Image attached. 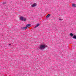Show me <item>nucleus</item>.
Wrapping results in <instances>:
<instances>
[{
	"label": "nucleus",
	"instance_id": "nucleus-15",
	"mask_svg": "<svg viewBox=\"0 0 76 76\" xmlns=\"http://www.w3.org/2000/svg\"><path fill=\"white\" fill-rule=\"evenodd\" d=\"M62 63H63V62Z\"/></svg>",
	"mask_w": 76,
	"mask_h": 76
},
{
	"label": "nucleus",
	"instance_id": "nucleus-3",
	"mask_svg": "<svg viewBox=\"0 0 76 76\" xmlns=\"http://www.w3.org/2000/svg\"><path fill=\"white\" fill-rule=\"evenodd\" d=\"M37 4L36 3H34L31 5V7H35V6H37Z\"/></svg>",
	"mask_w": 76,
	"mask_h": 76
},
{
	"label": "nucleus",
	"instance_id": "nucleus-4",
	"mask_svg": "<svg viewBox=\"0 0 76 76\" xmlns=\"http://www.w3.org/2000/svg\"><path fill=\"white\" fill-rule=\"evenodd\" d=\"M21 29H23H23H25V30H26V29H27V27L26 26V27H21Z\"/></svg>",
	"mask_w": 76,
	"mask_h": 76
},
{
	"label": "nucleus",
	"instance_id": "nucleus-6",
	"mask_svg": "<svg viewBox=\"0 0 76 76\" xmlns=\"http://www.w3.org/2000/svg\"><path fill=\"white\" fill-rule=\"evenodd\" d=\"M26 27H27V28H28V27H31V24H28L26 25Z\"/></svg>",
	"mask_w": 76,
	"mask_h": 76
},
{
	"label": "nucleus",
	"instance_id": "nucleus-5",
	"mask_svg": "<svg viewBox=\"0 0 76 76\" xmlns=\"http://www.w3.org/2000/svg\"><path fill=\"white\" fill-rule=\"evenodd\" d=\"M50 16H51V15L48 14V15H47V16L46 17V19H47V18H49V17H50Z\"/></svg>",
	"mask_w": 76,
	"mask_h": 76
},
{
	"label": "nucleus",
	"instance_id": "nucleus-8",
	"mask_svg": "<svg viewBox=\"0 0 76 76\" xmlns=\"http://www.w3.org/2000/svg\"><path fill=\"white\" fill-rule=\"evenodd\" d=\"M40 24L39 23H38L37 25L36 26L34 27V28H37L38 26H39V25Z\"/></svg>",
	"mask_w": 76,
	"mask_h": 76
},
{
	"label": "nucleus",
	"instance_id": "nucleus-13",
	"mask_svg": "<svg viewBox=\"0 0 76 76\" xmlns=\"http://www.w3.org/2000/svg\"><path fill=\"white\" fill-rule=\"evenodd\" d=\"M44 46L45 47V48L46 47H47V48L48 47V46H47V45H44Z\"/></svg>",
	"mask_w": 76,
	"mask_h": 76
},
{
	"label": "nucleus",
	"instance_id": "nucleus-14",
	"mask_svg": "<svg viewBox=\"0 0 76 76\" xmlns=\"http://www.w3.org/2000/svg\"><path fill=\"white\" fill-rule=\"evenodd\" d=\"M9 45H11L10 44H9Z\"/></svg>",
	"mask_w": 76,
	"mask_h": 76
},
{
	"label": "nucleus",
	"instance_id": "nucleus-7",
	"mask_svg": "<svg viewBox=\"0 0 76 76\" xmlns=\"http://www.w3.org/2000/svg\"><path fill=\"white\" fill-rule=\"evenodd\" d=\"M72 7H76V4H72Z\"/></svg>",
	"mask_w": 76,
	"mask_h": 76
},
{
	"label": "nucleus",
	"instance_id": "nucleus-9",
	"mask_svg": "<svg viewBox=\"0 0 76 76\" xmlns=\"http://www.w3.org/2000/svg\"><path fill=\"white\" fill-rule=\"evenodd\" d=\"M70 35L71 37H72L73 36V34L72 33H70Z\"/></svg>",
	"mask_w": 76,
	"mask_h": 76
},
{
	"label": "nucleus",
	"instance_id": "nucleus-12",
	"mask_svg": "<svg viewBox=\"0 0 76 76\" xmlns=\"http://www.w3.org/2000/svg\"><path fill=\"white\" fill-rule=\"evenodd\" d=\"M59 20H63V19H62L60 18H59Z\"/></svg>",
	"mask_w": 76,
	"mask_h": 76
},
{
	"label": "nucleus",
	"instance_id": "nucleus-11",
	"mask_svg": "<svg viewBox=\"0 0 76 76\" xmlns=\"http://www.w3.org/2000/svg\"><path fill=\"white\" fill-rule=\"evenodd\" d=\"M7 3L6 2H3L2 3L3 4H7Z\"/></svg>",
	"mask_w": 76,
	"mask_h": 76
},
{
	"label": "nucleus",
	"instance_id": "nucleus-2",
	"mask_svg": "<svg viewBox=\"0 0 76 76\" xmlns=\"http://www.w3.org/2000/svg\"><path fill=\"white\" fill-rule=\"evenodd\" d=\"M24 18L23 17L21 16L20 17V20H22V21H23H23H26V18Z\"/></svg>",
	"mask_w": 76,
	"mask_h": 76
},
{
	"label": "nucleus",
	"instance_id": "nucleus-10",
	"mask_svg": "<svg viewBox=\"0 0 76 76\" xmlns=\"http://www.w3.org/2000/svg\"><path fill=\"white\" fill-rule=\"evenodd\" d=\"M73 38L74 39H76V35H75L73 36Z\"/></svg>",
	"mask_w": 76,
	"mask_h": 76
},
{
	"label": "nucleus",
	"instance_id": "nucleus-1",
	"mask_svg": "<svg viewBox=\"0 0 76 76\" xmlns=\"http://www.w3.org/2000/svg\"><path fill=\"white\" fill-rule=\"evenodd\" d=\"M38 48L40 50H44V49H45L44 45H40Z\"/></svg>",
	"mask_w": 76,
	"mask_h": 76
}]
</instances>
